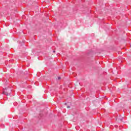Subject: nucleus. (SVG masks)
Segmentation results:
<instances>
[{
    "mask_svg": "<svg viewBox=\"0 0 131 131\" xmlns=\"http://www.w3.org/2000/svg\"><path fill=\"white\" fill-rule=\"evenodd\" d=\"M3 94L4 95H6V96H9V95H10V93H7L6 91H4Z\"/></svg>",
    "mask_w": 131,
    "mask_h": 131,
    "instance_id": "obj_1",
    "label": "nucleus"
},
{
    "mask_svg": "<svg viewBox=\"0 0 131 131\" xmlns=\"http://www.w3.org/2000/svg\"><path fill=\"white\" fill-rule=\"evenodd\" d=\"M53 52L55 53V51H54Z\"/></svg>",
    "mask_w": 131,
    "mask_h": 131,
    "instance_id": "obj_4",
    "label": "nucleus"
},
{
    "mask_svg": "<svg viewBox=\"0 0 131 131\" xmlns=\"http://www.w3.org/2000/svg\"><path fill=\"white\" fill-rule=\"evenodd\" d=\"M68 108H70V106H68Z\"/></svg>",
    "mask_w": 131,
    "mask_h": 131,
    "instance_id": "obj_3",
    "label": "nucleus"
},
{
    "mask_svg": "<svg viewBox=\"0 0 131 131\" xmlns=\"http://www.w3.org/2000/svg\"><path fill=\"white\" fill-rule=\"evenodd\" d=\"M58 79H61V77H58Z\"/></svg>",
    "mask_w": 131,
    "mask_h": 131,
    "instance_id": "obj_2",
    "label": "nucleus"
}]
</instances>
